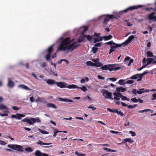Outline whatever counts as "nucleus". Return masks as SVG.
Listing matches in <instances>:
<instances>
[{"instance_id":"f257e3e1","label":"nucleus","mask_w":156,"mask_h":156,"mask_svg":"<svg viewBox=\"0 0 156 156\" xmlns=\"http://www.w3.org/2000/svg\"><path fill=\"white\" fill-rule=\"evenodd\" d=\"M70 39L69 37L66 38L61 41L58 48L57 51H64L66 50H68V46L69 44L68 41Z\"/></svg>"},{"instance_id":"f03ea898","label":"nucleus","mask_w":156,"mask_h":156,"mask_svg":"<svg viewBox=\"0 0 156 156\" xmlns=\"http://www.w3.org/2000/svg\"><path fill=\"white\" fill-rule=\"evenodd\" d=\"M22 121L26 122L30 125H34V123H35L36 122L37 123H40L41 122V120L38 117L36 118H30V119L26 117L24 119H22Z\"/></svg>"},{"instance_id":"7ed1b4c3","label":"nucleus","mask_w":156,"mask_h":156,"mask_svg":"<svg viewBox=\"0 0 156 156\" xmlns=\"http://www.w3.org/2000/svg\"><path fill=\"white\" fill-rule=\"evenodd\" d=\"M143 7L142 5H138L137 6H133L129 7L128 8L126 9L124 11H122L119 12L117 15V16L118 18H119L120 15L122 14L124 12H126L128 11H132L134 9H136L138 8H141Z\"/></svg>"},{"instance_id":"20e7f679","label":"nucleus","mask_w":156,"mask_h":156,"mask_svg":"<svg viewBox=\"0 0 156 156\" xmlns=\"http://www.w3.org/2000/svg\"><path fill=\"white\" fill-rule=\"evenodd\" d=\"M119 64H108V70L110 72L112 71L118 70L122 68V66H119Z\"/></svg>"},{"instance_id":"39448f33","label":"nucleus","mask_w":156,"mask_h":156,"mask_svg":"<svg viewBox=\"0 0 156 156\" xmlns=\"http://www.w3.org/2000/svg\"><path fill=\"white\" fill-rule=\"evenodd\" d=\"M54 45V44L52 45L47 50L48 54L45 55V58L48 62H49L50 61L51 53L53 51V47Z\"/></svg>"},{"instance_id":"423d86ee","label":"nucleus","mask_w":156,"mask_h":156,"mask_svg":"<svg viewBox=\"0 0 156 156\" xmlns=\"http://www.w3.org/2000/svg\"><path fill=\"white\" fill-rule=\"evenodd\" d=\"M102 95L105 99H110L112 100H113V98L112 97V93L105 89L102 90Z\"/></svg>"},{"instance_id":"0eeeda50","label":"nucleus","mask_w":156,"mask_h":156,"mask_svg":"<svg viewBox=\"0 0 156 156\" xmlns=\"http://www.w3.org/2000/svg\"><path fill=\"white\" fill-rule=\"evenodd\" d=\"M104 20L103 22V23L104 25H106L107 24V23L110 20L112 19H117L116 16H114L113 15L107 14L104 16Z\"/></svg>"},{"instance_id":"6e6552de","label":"nucleus","mask_w":156,"mask_h":156,"mask_svg":"<svg viewBox=\"0 0 156 156\" xmlns=\"http://www.w3.org/2000/svg\"><path fill=\"white\" fill-rule=\"evenodd\" d=\"M80 46L79 44H77L76 41H75L72 43L70 44L68 46V50L73 51L74 49L76 48L77 47Z\"/></svg>"},{"instance_id":"1a4fd4ad","label":"nucleus","mask_w":156,"mask_h":156,"mask_svg":"<svg viewBox=\"0 0 156 156\" xmlns=\"http://www.w3.org/2000/svg\"><path fill=\"white\" fill-rule=\"evenodd\" d=\"M101 34L95 32L94 33V43H96L97 42L101 41L103 40L102 37H100Z\"/></svg>"},{"instance_id":"9d476101","label":"nucleus","mask_w":156,"mask_h":156,"mask_svg":"<svg viewBox=\"0 0 156 156\" xmlns=\"http://www.w3.org/2000/svg\"><path fill=\"white\" fill-rule=\"evenodd\" d=\"M134 38V37L133 35H131L129 36L126 41L122 43L123 47L125 46L130 43Z\"/></svg>"},{"instance_id":"9b49d317","label":"nucleus","mask_w":156,"mask_h":156,"mask_svg":"<svg viewBox=\"0 0 156 156\" xmlns=\"http://www.w3.org/2000/svg\"><path fill=\"white\" fill-rule=\"evenodd\" d=\"M155 13L152 12L149 14L147 17V19L150 20H153L154 22L156 21V16H154Z\"/></svg>"},{"instance_id":"f8f14e48","label":"nucleus","mask_w":156,"mask_h":156,"mask_svg":"<svg viewBox=\"0 0 156 156\" xmlns=\"http://www.w3.org/2000/svg\"><path fill=\"white\" fill-rule=\"evenodd\" d=\"M56 85L58 87H59L60 88H66L67 84L66 83L62 82H56Z\"/></svg>"},{"instance_id":"ddd939ff","label":"nucleus","mask_w":156,"mask_h":156,"mask_svg":"<svg viewBox=\"0 0 156 156\" xmlns=\"http://www.w3.org/2000/svg\"><path fill=\"white\" fill-rule=\"evenodd\" d=\"M34 155L36 156H49L48 154L42 153L39 150H37L35 151Z\"/></svg>"},{"instance_id":"4468645a","label":"nucleus","mask_w":156,"mask_h":156,"mask_svg":"<svg viewBox=\"0 0 156 156\" xmlns=\"http://www.w3.org/2000/svg\"><path fill=\"white\" fill-rule=\"evenodd\" d=\"M113 94L115 96L114 97L113 99L116 100H119L120 99V98L122 97V94L120 92H118L117 93H114Z\"/></svg>"},{"instance_id":"2eb2a0df","label":"nucleus","mask_w":156,"mask_h":156,"mask_svg":"<svg viewBox=\"0 0 156 156\" xmlns=\"http://www.w3.org/2000/svg\"><path fill=\"white\" fill-rule=\"evenodd\" d=\"M14 150L20 152H23L24 151L23 147L22 146L17 144L15 145Z\"/></svg>"},{"instance_id":"dca6fc26","label":"nucleus","mask_w":156,"mask_h":156,"mask_svg":"<svg viewBox=\"0 0 156 156\" xmlns=\"http://www.w3.org/2000/svg\"><path fill=\"white\" fill-rule=\"evenodd\" d=\"M123 46V43H122L120 44H116L115 43H113L112 45V46H110V48H113L114 49H116L117 48H119L121 47L122 46Z\"/></svg>"},{"instance_id":"f3484780","label":"nucleus","mask_w":156,"mask_h":156,"mask_svg":"<svg viewBox=\"0 0 156 156\" xmlns=\"http://www.w3.org/2000/svg\"><path fill=\"white\" fill-rule=\"evenodd\" d=\"M15 86V83L10 78L8 79V86L10 88H13Z\"/></svg>"},{"instance_id":"a211bd4d","label":"nucleus","mask_w":156,"mask_h":156,"mask_svg":"<svg viewBox=\"0 0 156 156\" xmlns=\"http://www.w3.org/2000/svg\"><path fill=\"white\" fill-rule=\"evenodd\" d=\"M45 81L49 85H52L54 84H56V82H55V81L53 80L50 79H47L45 80Z\"/></svg>"},{"instance_id":"6ab92c4d","label":"nucleus","mask_w":156,"mask_h":156,"mask_svg":"<svg viewBox=\"0 0 156 156\" xmlns=\"http://www.w3.org/2000/svg\"><path fill=\"white\" fill-rule=\"evenodd\" d=\"M86 35H82L81 36H80L77 40V43H81L82 42H84L85 41V38L86 37Z\"/></svg>"},{"instance_id":"aec40b11","label":"nucleus","mask_w":156,"mask_h":156,"mask_svg":"<svg viewBox=\"0 0 156 156\" xmlns=\"http://www.w3.org/2000/svg\"><path fill=\"white\" fill-rule=\"evenodd\" d=\"M18 87L20 88L27 90L29 91L31 90V89H30L27 86L23 84L19 85H18Z\"/></svg>"},{"instance_id":"412c9836","label":"nucleus","mask_w":156,"mask_h":156,"mask_svg":"<svg viewBox=\"0 0 156 156\" xmlns=\"http://www.w3.org/2000/svg\"><path fill=\"white\" fill-rule=\"evenodd\" d=\"M66 88H68L69 89H75L80 88V87L74 84L68 85V84H67Z\"/></svg>"},{"instance_id":"4be33fe9","label":"nucleus","mask_w":156,"mask_h":156,"mask_svg":"<svg viewBox=\"0 0 156 156\" xmlns=\"http://www.w3.org/2000/svg\"><path fill=\"white\" fill-rule=\"evenodd\" d=\"M140 74H137L132 76L130 78L131 80H136L138 78H140Z\"/></svg>"},{"instance_id":"5701e85b","label":"nucleus","mask_w":156,"mask_h":156,"mask_svg":"<svg viewBox=\"0 0 156 156\" xmlns=\"http://www.w3.org/2000/svg\"><path fill=\"white\" fill-rule=\"evenodd\" d=\"M116 90L118 92H119L120 91L121 92H124L126 91V89L125 88L123 87H120L117 88Z\"/></svg>"},{"instance_id":"b1692460","label":"nucleus","mask_w":156,"mask_h":156,"mask_svg":"<svg viewBox=\"0 0 156 156\" xmlns=\"http://www.w3.org/2000/svg\"><path fill=\"white\" fill-rule=\"evenodd\" d=\"M58 100L65 102H72L73 101L67 99L66 98H58Z\"/></svg>"},{"instance_id":"393cba45","label":"nucleus","mask_w":156,"mask_h":156,"mask_svg":"<svg viewBox=\"0 0 156 156\" xmlns=\"http://www.w3.org/2000/svg\"><path fill=\"white\" fill-rule=\"evenodd\" d=\"M48 107L54 109L57 108V107L53 104L51 103H48L47 105Z\"/></svg>"},{"instance_id":"a878e982","label":"nucleus","mask_w":156,"mask_h":156,"mask_svg":"<svg viewBox=\"0 0 156 156\" xmlns=\"http://www.w3.org/2000/svg\"><path fill=\"white\" fill-rule=\"evenodd\" d=\"M128 142L129 143H133L134 141L131 139L130 138H127L124 139L122 140V142Z\"/></svg>"},{"instance_id":"bb28decb","label":"nucleus","mask_w":156,"mask_h":156,"mask_svg":"<svg viewBox=\"0 0 156 156\" xmlns=\"http://www.w3.org/2000/svg\"><path fill=\"white\" fill-rule=\"evenodd\" d=\"M102 39H104L105 40H108L112 38V36L111 35H109L107 36H104L102 37Z\"/></svg>"},{"instance_id":"cd10ccee","label":"nucleus","mask_w":156,"mask_h":156,"mask_svg":"<svg viewBox=\"0 0 156 156\" xmlns=\"http://www.w3.org/2000/svg\"><path fill=\"white\" fill-rule=\"evenodd\" d=\"M148 73V72L147 71H146L140 74V78H138L137 79V81H140L142 80V76H143L145 75L146 74Z\"/></svg>"},{"instance_id":"c85d7f7f","label":"nucleus","mask_w":156,"mask_h":156,"mask_svg":"<svg viewBox=\"0 0 156 156\" xmlns=\"http://www.w3.org/2000/svg\"><path fill=\"white\" fill-rule=\"evenodd\" d=\"M4 109L8 110V108L5 105L3 104H0V110H3Z\"/></svg>"},{"instance_id":"c756f323","label":"nucleus","mask_w":156,"mask_h":156,"mask_svg":"<svg viewBox=\"0 0 156 156\" xmlns=\"http://www.w3.org/2000/svg\"><path fill=\"white\" fill-rule=\"evenodd\" d=\"M37 101H39L41 102L45 103L46 101L43 98H40L38 97L37 98Z\"/></svg>"},{"instance_id":"7c9ffc66","label":"nucleus","mask_w":156,"mask_h":156,"mask_svg":"<svg viewBox=\"0 0 156 156\" xmlns=\"http://www.w3.org/2000/svg\"><path fill=\"white\" fill-rule=\"evenodd\" d=\"M16 115L17 116V119H21L22 117H23L25 116V115L20 113H16Z\"/></svg>"},{"instance_id":"2f4dec72","label":"nucleus","mask_w":156,"mask_h":156,"mask_svg":"<svg viewBox=\"0 0 156 156\" xmlns=\"http://www.w3.org/2000/svg\"><path fill=\"white\" fill-rule=\"evenodd\" d=\"M147 64L149 65L154 60V59L152 58H149L147 59Z\"/></svg>"},{"instance_id":"473e14b6","label":"nucleus","mask_w":156,"mask_h":156,"mask_svg":"<svg viewBox=\"0 0 156 156\" xmlns=\"http://www.w3.org/2000/svg\"><path fill=\"white\" fill-rule=\"evenodd\" d=\"M147 56L148 57H154L153 53L150 51H148L147 52Z\"/></svg>"},{"instance_id":"72a5a7b5","label":"nucleus","mask_w":156,"mask_h":156,"mask_svg":"<svg viewBox=\"0 0 156 156\" xmlns=\"http://www.w3.org/2000/svg\"><path fill=\"white\" fill-rule=\"evenodd\" d=\"M102 70H108V65H105L102 66L101 68Z\"/></svg>"},{"instance_id":"f704fd0d","label":"nucleus","mask_w":156,"mask_h":156,"mask_svg":"<svg viewBox=\"0 0 156 156\" xmlns=\"http://www.w3.org/2000/svg\"><path fill=\"white\" fill-rule=\"evenodd\" d=\"M89 80V78L87 77H86L85 79H82L80 81V83H84L86 81H88Z\"/></svg>"},{"instance_id":"c9c22d12","label":"nucleus","mask_w":156,"mask_h":156,"mask_svg":"<svg viewBox=\"0 0 156 156\" xmlns=\"http://www.w3.org/2000/svg\"><path fill=\"white\" fill-rule=\"evenodd\" d=\"M75 153L78 156H86V154L78 152L77 151H76Z\"/></svg>"},{"instance_id":"e433bc0d","label":"nucleus","mask_w":156,"mask_h":156,"mask_svg":"<svg viewBox=\"0 0 156 156\" xmlns=\"http://www.w3.org/2000/svg\"><path fill=\"white\" fill-rule=\"evenodd\" d=\"M144 89L142 88L139 89V90L136 91V93L139 94H141L144 92Z\"/></svg>"},{"instance_id":"4c0bfd02","label":"nucleus","mask_w":156,"mask_h":156,"mask_svg":"<svg viewBox=\"0 0 156 156\" xmlns=\"http://www.w3.org/2000/svg\"><path fill=\"white\" fill-rule=\"evenodd\" d=\"M94 35H93L91 36L90 35H86V37L87 40L88 41H90L93 38Z\"/></svg>"},{"instance_id":"58836bf2","label":"nucleus","mask_w":156,"mask_h":156,"mask_svg":"<svg viewBox=\"0 0 156 156\" xmlns=\"http://www.w3.org/2000/svg\"><path fill=\"white\" fill-rule=\"evenodd\" d=\"M25 151L27 152H31L33 151V149L30 147H27L25 148Z\"/></svg>"},{"instance_id":"ea45409f","label":"nucleus","mask_w":156,"mask_h":156,"mask_svg":"<svg viewBox=\"0 0 156 156\" xmlns=\"http://www.w3.org/2000/svg\"><path fill=\"white\" fill-rule=\"evenodd\" d=\"M98 49L97 48L95 47H94L92 48V51L94 54H95L96 53Z\"/></svg>"},{"instance_id":"a19ab883","label":"nucleus","mask_w":156,"mask_h":156,"mask_svg":"<svg viewBox=\"0 0 156 156\" xmlns=\"http://www.w3.org/2000/svg\"><path fill=\"white\" fill-rule=\"evenodd\" d=\"M125 80H119L118 83L119 84L121 85H122L123 84L126 83L124 82H125Z\"/></svg>"},{"instance_id":"79ce46f5","label":"nucleus","mask_w":156,"mask_h":156,"mask_svg":"<svg viewBox=\"0 0 156 156\" xmlns=\"http://www.w3.org/2000/svg\"><path fill=\"white\" fill-rule=\"evenodd\" d=\"M79 88L80 89L83 91L84 92H86L87 90V88L84 86H83L82 87H80Z\"/></svg>"},{"instance_id":"37998d69","label":"nucleus","mask_w":156,"mask_h":156,"mask_svg":"<svg viewBox=\"0 0 156 156\" xmlns=\"http://www.w3.org/2000/svg\"><path fill=\"white\" fill-rule=\"evenodd\" d=\"M103 64L102 63H101V62H98L96 63V67H102L103 66Z\"/></svg>"},{"instance_id":"c03bdc74","label":"nucleus","mask_w":156,"mask_h":156,"mask_svg":"<svg viewBox=\"0 0 156 156\" xmlns=\"http://www.w3.org/2000/svg\"><path fill=\"white\" fill-rule=\"evenodd\" d=\"M15 145L16 144H9L8 145V147L14 150Z\"/></svg>"},{"instance_id":"a18cd8bd","label":"nucleus","mask_w":156,"mask_h":156,"mask_svg":"<svg viewBox=\"0 0 156 156\" xmlns=\"http://www.w3.org/2000/svg\"><path fill=\"white\" fill-rule=\"evenodd\" d=\"M113 43H114V42L112 41H109L108 42L105 43V44L110 45V46H112Z\"/></svg>"},{"instance_id":"49530a36","label":"nucleus","mask_w":156,"mask_h":156,"mask_svg":"<svg viewBox=\"0 0 156 156\" xmlns=\"http://www.w3.org/2000/svg\"><path fill=\"white\" fill-rule=\"evenodd\" d=\"M88 30V27H86L81 32V34L82 35H84V34H85L86 31Z\"/></svg>"},{"instance_id":"de8ad7c7","label":"nucleus","mask_w":156,"mask_h":156,"mask_svg":"<svg viewBox=\"0 0 156 156\" xmlns=\"http://www.w3.org/2000/svg\"><path fill=\"white\" fill-rule=\"evenodd\" d=\"M62 132L61 131H58L56 129V130L54 132V134H53V136L54 137H55L57 135V134L58 133L60 132Z\"/></svg>"},{"instance_id":"09e8293b","label":"nucleus","mask_w":156,"mask_h":156,"mask_svg":"<svg viewBox=\"0 0 156 156\" xmlns=\"http://www.w3.org/2000/svg\"><path fill=\"white\" fill-rule=\"evenodd\" d=\"M148 111H151V109H146L142 110H140L138 112L139 113H143L145 112H147Z\"/></svg>"},{"instance_id":"8fccbe9b","label":"nucleus","mask_w":156,"mask_h":156,"mask_svg":"<svg viewBox=\"0 0 156 156\" xmlns=\"http://www.w3.org/2000/svg\"><path fill=\"white\" fill-rule=\"evenodd\" d=\"M49 74L50 75H54L56 76H58V75L56 74H55L54 72L52 71V70H51L50 73Z\"/></svg>"},{"instance_id":"3c124183","label":"nucleus","mask_w":156,"mask_h":156,"mask_svg":"<svg viewBox=\"0 0 156 156\" xmlns=\"http://www.w3.org/2000/svg\"><path fill=\"white\" fill-rule=\"evenodd\" d=\"M101 44H102V42L98 43H97L95 44L94 45V47H99L101 46Z\"/></svg>"},{"instance_id":"603ef678","label":"nucleus","mask_w":156,"mask_h":156,"mask_svg":"<svg viewBox=\"0 0 156 156\" xmlns=\"http://www.w3.org/2000/svg\"><path fill=\"white\" fill-rule=\"evenodd\" d=\"M131 100L134 103H136L138 101V100L136 98H132Z\"/></svg>"},{"instance_id":"864d4df0","label":"nucleus","mask_w":156,"mask_h":156,"mask_svg":"<svg viewBox=\"0 0 156 156\" xmlns=\"http://www.w3.org/2000/svg\"><path fill=\"white\" fill-rule=\"evenodd\" d=\"M129 133L131 134V136H134L136 135V134L134 132L132 131H129Z\"/></svg>"},{"instance_id":"5fc2aeb1","label":"nucleus","mask_w":156,"mask_h":156,"mask_svg":"<svg viewBox=\"0 0 156 156\" xmlns=\"http://www.w3.org/2000/svg\"><path fill=\"white\" fill-rule=\"evenodd\" d=\"M136 105H130L128 106V105L127 107L131 109V108H132L135 107H136Z\"/></svg>"},{"instance_id":"6e6d98bb","label":"nucleus","mask_w":156,"mask_h":156,"mask_svg":"<svg viewBox=\"0 0 156 156\" xmlns=\"http://www.w3.org/2000/svg\"><path fill=\"white\" fill-rule=\"evenodd\" d=\"M116 113L118 115H120L122 116H123L124 115V114L123 112L121 111H118V112H117Z\"/></svg>"},{"instance_id":"4d7b16f0","label":"nucleus","mask_w":156,"mask_h":156,"mask_svg":"<svg viewBox=\"0 0 156 156\" xmlns=\"http://www.w3.org/2000/svg\"><path fill=\"white\" fill-rule=\"evenodd\" d=\"M154 8L152 7L147 8L146 7L144 8V10L147 11H149L150 10H153Z\"/></svg>"},{"instance_id":"13d9d810","label":"nucleus","mask_w":156,"mask_h":156,"mask_svg":"<svg viewBox=\"0 0 156 156\" xmlns=\"http://www.w3.org/2000/svg\"><path fill=\"white\" fill-rule=\"evenodd\" d=\"M152 97H153V98H151V100L153 101L156 99V93H154L152 95Z\"/></svg>"},{"instance_id":"bf43d9fd","label":"nucleus","mask_w":156,"mask_h":156,"mask_svg":"<svg viewBox=\"0 0 156 156\" xmlns=\"http://www.w3.org/2000/svg\"><path fill=\"white\" fill-rule=\"evenodd\" d=\"M37 144L41 146L43 145L44 143L39 140L37 142Z\"/></svg>"},{"instance_id":"052dcab7","label":"nucleus","mask_w":156,"mask_h":156,"mask_svg":"<svg viewBox=\"0 0 156 156\" xmlns=\"http://www.w3.org/2000/svg\"><path fill=\"white\" fill-rule=\"evenodd\" d=\"M30 100L31 102H33L35 101V99L33 96L30 98Z\"/></svg>"},{"instance_id":"680f3d73","label":"nucleus","mask_w":156,"mask_h":156,"mask_svg":"<svg viewBox=\"0 0 156 156\" xmlns=\"http://www.w3.org/2000/svg\"><path fill=\"white\" fill-rule=\"evenodd\" d=\"M103 149L104 150L108 152H111V149L106 147H103Z\"/></svg>"},{"instance_id":"e2e57ef3","label":"nucleus","mask_w":156,"mask_h":156,"mask_svg":"<svg viewBox=\"0 0 156 156\" xmlns=\"http://www.w3.org/2000/svg\"><path fill=\"white\" fill-rule=\"evenodd\" d=\"M12 108L14 110H18L20 109V108L16 106H13Z\"/></svg>"},{"instance_id":"0e129e2a","label":"nucleus","mask_w":156,"mask_h":156,"mask_svg":"<svg viewBox=\"0 0 156 156\" xmlns=\"http://www.w3.org/2000/svg\"><path fill=\"white\" fill-rule=\"evenodd\" d=\"M134 83V81L132 80H128L127 81L126 83L127 84H132Z\"/></svg>"},{"instance_id":"69168bd1","label":"nucleus","mask_w":156,"mask_h":156,"mask_svg":"<svg viewBox=\"0 0 156 156\" xmlns=\"http://www.w3.org/2000/svg\"><path fill=\"white\" fill-rule=\"evenodd\" d=\"M0 144L2 145H4L6 144V143L3 141L0 140Z\"/></svg>"},{"instance_id":"338daca9","label":"nucleus","mask_w":156,"mask_h":156,"mask_svg":"<svg viewBox=\"0 0 156 156\" xmlns=\"http://www.w3.org/2000/svg\"><path fill=\"white\" fill-rule=\"evenodd\" d=\"M92 62L90 61H88L86 63V64L87 66H91V65Z\"/></svg>"},{"instance_id":"774afa93","label":"nucleus","mask_w":156,"mask_h":156,"mask_svg":"<svg viewBox=\"0 0 156 156\" xmlns=\"http://www.w3.org/2000/svg\"><path fill=\"white\" fill-rule=\"evenodd\" d=\"M130 59V58L129 56H126L124 59V62H126L127 61H128Z\"/></svg>"}]
</instances>
